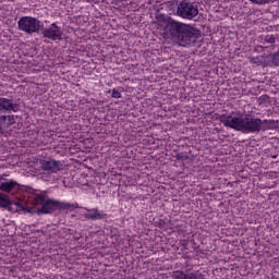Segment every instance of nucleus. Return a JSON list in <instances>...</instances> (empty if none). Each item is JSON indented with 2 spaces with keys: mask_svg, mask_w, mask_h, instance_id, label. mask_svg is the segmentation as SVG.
Masks as SVG:
<instances>
[{
  "mask_svg": "<svg viewBox=\"0 0 279 279\" xmlns=\"http://www.w3.org/2000/svg\"><path fill=\"white\" fill-rule=\"evenodd\" d=\"M161 27H163L162 36L165 40H172L180 47H191L199 38V31L172 19L165 20L161 23Z\"/></svg>",
  "mask_w": 279,
  "mask_h": 279,
  "instance_id": "nucleus-1",
  "label": "nucleus"
},
{
  "mask_svg": "<svg viewBox=\"0 0 279 279\" xmlns=\"http://www.w3.org/2000/svg\"><path fill=\"white\" fill-rule=\"evenodd\" d=\"M219 119L226 128L245 132L246 134H254V132L271 128V120H260L251 116H243V113L221 114Z\"/></svg>",
  "mask_w": 279,
  "mask_h": 279,
  "instance_id": "nucleus-2",
  "label": "nucleus"
},
{
  "mask_svg": "<svg viewBox=\"0 0 279 279\" xmlns=\"http://www.w3.org/2000/svg\"><path fill=\"white\" fill-rule=\"evenodd\" d=\"M35 204L43 206L40 211L45 215H48L49 213H53V209L56 208H62L63 210H66L71 208V204L69 203H60L57 201H45L44 196L37 195L35 197Z\"/></svg>",
  "mask_w": 279,
  "mask_h": 279,
  "instance_id": "nucleus-3",
  "label": "nucleus"
},
{
  "mask_svg": "<svg viewBox=\"0 0 279 279\" xmlns=\"http://www.w3.org/2000/svg\"><path fill=\"white\" fill-rule=\"evenodd\" d=\"M19 29L25 34H36L40 32V20L32 16H23L17 22Z\"/></svg>",
  "mask_w": 279,
  "mask_h": 279,
  "instance_id": "nucleus-4",
  "label": "nucleus"
},
{
  "mask_svg": "<svg viewBox=\"0 0 279 279\" xmlns=\"http://www.w3.org/2000/svg\"><path fill=\"white\" fill-rule=\"evenodd\" d=\"M178 15L182 19H187L191 21L192 19H195L197 14H199V9H197V5L192 2L182 1L178 5Z\"/></svg>",
  "mask_w": 279,
  "mask_h": 279,
  "instance_id": "nucleus-5",
  "label": "nucleus"
},
{
  "mask_svg": "<svg viewBox=\"0 0 279 279\" xmlns=\"http://www.w3.org/2000/svg\"><path fill=\"white\" fill-rule=\"evenodd\" d=\"M43 36L50 40H62V28L58 24L52 23L50 27L43 29Z\"/></svg>",
  "mask_w": 279,
  "mask_h": 279,
  "instance_id": "nucleus-6",
  "label": "nucleus"
},
{
  "mask_svg": "<svg viewBox=\"0 0 279 279\" xmlns=\"http://www.w3.org/2000/svg\"><path fill=\"white\" fill-rule=\"evenodd\" d=\"M41 167L45 171H52V173H56L60 171V161H56L53 159L44 160L41 162Z\"/></svg>",
  "mask_w": 279,
  "mask_h": 279,
  "instance_id": "nucleus-7",
  "label": "nucleus"
},
{
  "mask_svg": "<svg viewBox=\"0 0 279 279\" xmlns=\"http://www.w3.org/2000/svg\"><path fill=\"white\" fill-rule=\"evenodd\" d=\"M16 123V119L14 116H1V125L2 128H10V125H14Z\"/></svg>",
  "mask_w": 279,
  "mask_h": 279,
  "instance_id": "nucleus-8",
  "label": "nucleus"
},
{
  "mask_svg": "<svg viewBox=\"0 0 279 279\" xmlns=\"http://www.w3.org/2000/svg\"><path fill=\"white\" fill-rule=\"evenodd\" d=\"M87 219H104V213L97 209H88L87 214L85 215Z\"/></svg>",
  "mask_w": 279,
  "mask_h": 279,
  "instance_id": "nucleus-9",
  "label": "nucleus"
},
{
  "mask_svg": "<svg viewBox=\"0 0 279 279\" xmlns=\"http://www.w3.org/2000/svg\"><path fill=\"white\" fill-rule=\"evenodd\" d=\"M0 110H14V104L7 98H0Z\"/></svg>",
  "mask_w": 279,
  "mask_h": 279,
  "instance_id": "nucleus-10",
  "label": "nucleus"
},
{
  "mask_svg": "<svg viewBox=\"0 0 279 279\" xmlns=\"http://www.w3.org/2000/svg\"><path fill=\"white\" fill-rule=\"evenodd\" d=\"M16 186V182L14 181H8V182H2L0 184V191H3L4 193H10Z\"/></svg>",
  "mask_w": 279,
  "mask_h": 279,
  "instance_id": "nucleus-11",
  "label": "nucleus"
},
{
  "mask_svg": "<svg viewBox=\"0 0 279 279\" xmlns=\"http://www.w3.org/2000/svg\"><path fill=\"white\" fill-rule=\"evenodd\" d=\"M10 199L8 196L0 193V208H9Z\"/></svg>",
  "mask_w": 279,
  "mask_h": 279,
  "instance_id": "nucleus-12",
  "label": "nucleus"
},
{
  "mask_svg": "<svg viewBox=\"0 0 279 279\" xmlns=\"http://www.w3.org/2000/svg\"><path fill=\"white\" fill-rule=\"evenodd\" d=\"M252 3H256L257 5H265L266 3H271V0H250Z\"/></svg>",
  "mask_w": 279,
  "mask_h": 279,
  "instance_id": "nucleus-13",
  "label": "nucleus"
},
{
  "mask_svg": "<svg viewBox=\"0 0 279 279\" xmlns=\"http://www.w3.org/2000/svg\"><path fill=\"white\" fill-rule=\"evenodd\" d=\"M111 97H113V99H121V92H119V89H112Z\"/></svg>",
  "mask_w": 279,
  "mask_h": 279,
  "instance_id": "nucleus-14",
  "label": "nucleus"
},
{
  "mask_svg": "<svg viewBox=\"0 0 279 279\" xmlns=\"http://www.w3.org/2000/svg\"><path fill=\"white\" fill-rule=\"evenodd\" d=\"M265 99H267V96H262V97H259L260 104H263V101H265Z\"/></svg>",
  "mask_w": 279,
  "mask_h": 279,
  "instance_id": "nucleus-15",
  "label": "nucleus"
},
{
  "mask_svg": "<svg viewBox=\"0 0 279 279\" xmlns=\"http://www.w3.org/2000/svg\"><path fill=\"white\" fill-rule=\"evenodd\" d=\"M277 56H279V51L277 52Z\"/></svg>",
  "mask_w": 279,
  "mask_h": 279,
  "instance_id": "nucleus-16",
  "label": "nucleus"
},
{
  "mask_svg": "<svg viewBox=\"0 0 279 279\" xmlns=\"http://www.w3.org/2000/svg\"><path fill=\"white\" fill-rule=\"evenodd\" d=\"M0 123H1V116H0Z\"/></svg>",
  "mask_w": 279,
  "mask_h": 279,
  "instance_id": "nucleus-17",
  "label": "nucleus"
}]
</instances>
